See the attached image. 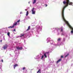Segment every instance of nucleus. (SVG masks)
<instances>
[{"instance_id":"nucleus-23","label":"nucleus","mask_w":73,"mask_h":73,"mask_svg":"<svg viewBox=\"0 0 73 73\" xmlns=\"http://www.w3.org/2000/svg\"><path fill=\"white\" fill-rule=\"evenodd\" d=\"M61 58H64V56H61Z\"/></svg>"},{"instance_id":"nucleus-15","label":"nucleus","mask_w":73,"mask_h":73,"mask_svg":"<svg viewBox=\"0 0 73 73\" xmlns=\"http://www.w3.org/2000/svg\"><path fill=\"white\" fill-rule=\"evenodd\" d=\"M69 54H67L65 56V57H68V56H69Z\"/></svg>"},{"instance_id":"nucleus-5","label":"nucleus","mask_w":73,"mask_h":73,"mask_svg":"<svg viewBox=\"0 0 73 73\" xmlns=\"http://www.w3.org/2000/svg\"><path fill=\"white\" fill-rule=\"evenodd\" d=\"M62 60V59H60L58 60L56 62V64H58V62H60Z\"/></svg>"},{"instance_id":"nucleus-12","label":"nucleus","mask_w":73,"mask_h":73,"mask_svg":"<svg viewBox=\"0 0 73 73\" xmlns=\"http://www.w3.org/2000/svg\"><path fill=\"white\" fill-rule=\"evenodd\" d=\"M10 33H9V32H8L7 33V35H8V36H9V37H10Z\"/></svg>"},{"instance_id":"nucleus-18","label":"nucleus","mask_w":73,"mask_h":73,"mask_svg":"<svg viewBox=\"0 0 73 73\" xmlns=\"http://www.w3.org/2000/svg\"><path fill=\"white\" fill-rule=\"evenodd\" d=\"M20 20L19 19V20H18L17 21V23H19V22H20Z\"/></svg>"},{"instance_id":"nucleus-14","label":"nucleus","mask_w":73,"mask_h":73,"mask_svg":"<svg viewBox=\"0 0 73 73\" xmlns=\"http://www.w3.org/2000/svg\"><path fill=\"white\" fill-rule=\"evenodd\" d=\"M34 9H35V8L33 7V8L32 9V10H31V11H34Z\"/></svg>"},{"instance_id":"nucleus-24","label":"nucleus","mask_w":73,"mask_h":73,"mask_svg":"<svg viewBox=\"0 0 73 73\" xmlns=\"http://www.w3.org/2000/svg\"><path fill=\"white\" fill-rule=\"evenodd\" d=\"M1 61L2 62H3V60L2 59Z\"/></svg>"},{"instance_id":"nucleus-6","label":"nucleus","mask_w":73,"mask_h":73,"mask_svg":"<svg viewBox=\"0 0 73 73\" xmlns=\"http://www.w3.org/2000/svg\"><path fill=\"white\" fill-rule=\"evenodd\" d=\"M19 66V65H18V64H16L14 65V69H15V68H16V66Z\"/></svg>"},{"instance_id":"nucleus-25","label":"nucleus","mask_w":73,"mask_h":73,"mask_svg":"<svg viewBox=\"0 0 73 73\" xmlns=\"http://www.w3.org/2000/svg\"><path fill=\"white\" fill-rule=\"evenodd\" d=\"M45 5L46 7H47V6H48V5H46V4H45Z\"/></svg>"},{"instance_id":"nucleus-21","label":"nucleus","mask_w":73,"mask_h":73,"mask_svg":"<svg viewBox=\"0 0 73 73\" xmlns=\"http://www.w3.org/2000/svg\"><path fill=\"white\" fill-rule=\"evenodd\" d=\"M25 67H23V70H25Z\"/></svg>"},{"instance_id":"nucleus-3","label":"nucleus","mask_w":73,"mask_h":73,"mask_svg":"<svg viewBox=\"0 0 73 73\" xmlns=\"http://www.w3.org/2000/svg\"><path fill=\"white\" fill-rule=\"evenodd\" d=\"M8 46L7 44H5L3 45V48L4 50L6 49L7 48Z\"/></svg>"},{"instance_id":"nucleus-28","label":"nucleus","mask_w":73,"mask_h":73,"mask_svg":"<svg viewBox=\"0 0 73 73\" xmlns=\"http://www.w3.org/2000/svg\"><path fill=\"white\" fill-rule=\"evenodd\" d=\"M0 42H2V40H1Z\"/></svg>"},{"instance_id":"nucleus-8","label":"nucleus","mask_w":73,"mask_h":73,"mask_svg":"<svg viewBox=\"0 0 73 73\" xmlns=\"http://www.w3.org/2000/svg\"><path fill=\"white\" fill-rule=\"evenodd\" d=\"M31 29L30 27L29 26L28 27V29L27 30V31H29V30H30Z\"/></svg>"},{"instance_id":"nucleus-17","label":"nucleus","mask_w":73,"mask_h":73,"mask_svg":"<svg viewBox=\"0 0 73 73\" xmlns=\"http://www.w3.org/2000/svg\"><path fill=\"white\" fill-rule=\"evenodd\" d=\"M61 40V39L60 38H59L58 39V41H60Z\"/></svg>"},{"instance_id":"nucleus-20","label":"nucleus","mask_w":73,"mask_h":73,"mask_svg":"<svg viewBox=\"0 0 73 73\" xmlns=\"http://www.w3.org/2000/svg\"><path fill=\"white\" fill-rule=\"evenodd\" d=\"M44 58V55H42L41 58V59H42Z\"/></svg>"},{"instance_id":"nucleus-13","label":"nucleus","mask_w":73,"mask_h":73,"mask_svg":"<svg viewBox=\"0 0 73 73\" xmlns=\"http://www.w3.org/2000/svg\"><path fill=\"white\" fill-rule=\"evenodd\" d=\"M36 3V0H34L33 3L34 4H35V3Z\"/></svg>"},{"instance_id":"nucleus-7","label":"nucleus","mask_w":73,"mask_h":73,"mask_svg":"<svg viewBox=\"0 0 73 73\" xmlns=\"http://www.w3.org/2000/svg\"><path fill=\"white\" fill-rule=\"evenodd\" d=\"M24 35V34H21V36L20 37H23Z\"/></svg>"},{"instance_id":"nucleus-1","label":"nucleus","mask_w":73,"mask_h":73,"mask_svg":"<svg viewBox=\"0 0 73 73\" xmlns=\"http://www.w3.org/2000/svg\"><path fill=\"white\" fill-rule=\"evenodd\" d=\"M63 3L64 5H65V6L64 7L62 10V17L63 20L65 22H68L66 20L64 17V10H65V8L66 7H67L69 5H72L73 3L72 2H70L69 0H66V1H64L63 2Z\"/></svg>"},{"instance_id":"nucleus-27","label":"nucleus","mask_w":73,"mask_h":73,"mask_svg":"<svg viewBox=\"0 0 73 73\" xmlns=\"http://www.w3.org/2000/svg\"><path fill=\"white\" fill-rule=\"evenodd\" d=\"M28 3L29 4H30V2H29Z\"/></svg>"},{"instance_id":"nucleus-29","label":"nucleus","mask_w":73,"mask_h":73,"mask_svg":"<svg viewBox=\"0 0 73 73\" xmlns=\"http://www.w3.org/2000/svg\"><path fill=\"white\" fill-rule=\"evenodd\" d=\"M39 73H41V72H39Z\"/></svg>"},{"instance_id":"nucleus-10","label":"nucleus","mask_w":73,"mask_h":73,"mask_svg":"<svg viewBox=\"0 0 73 73\" xmlns=\"http://www.w3.org/2000/svg\"><path fill=\"white\" fill-rule=\"evenodd\" d=\"M29 11H27L26 12V16H28V14H29Z\"/></svg>"},{"instance_id":"nucleus-11","label":"nucleus","mask_w":73,"mask_h":73,"mask_svg":"<svg viewBox=\"0 0 73 73\" xmlns=\"http://www.w3.org/2000/svg\"><path fill=\"white\" fill-rule=\"evenodd\" d=\"M32 14H33V15H35V13L36 12V11H32Z\"/></svg>"},{"instance_id":"nucleus-19","label":"nucleus","mask_w":73,"mask_h":73,"mask_svg":"<svg viewBox=\"0 0 73 73\" xmlns=\"http://www.w3.org/2000/svg\"><path fill=\"white\" fill-rule=\"evenodd\" d=\"M49 52H46V53H46V54H49Z\"/></svg>"},{"instance_id":"nucleus-16","label":"nucleus","mask_w":73,"mask_h":73,"mask_svg":"<svg viewBox=\"0 0 73 73\" xmlns=\"http://www.w3.org/2000/svg\"><path fill=\"white\" fill-rule=\"evenodd\" d=\"M40 70H41L40 69H39V70L37 72V73H38L40 71Z\"/></svg>"},{"instance_id":"nucleus-9","label":"nucleus","mask_w":73,"mask_h":73,"mask_svg":"<svg viewBox=\"0 0 73 73\" xmlns=\"http://www.w3.org/2000/svg\"><path fill=\"white\" fill-rule=\"evenodd\" d=\"M44 56L45 57V58H46L47 57V56H46V53H44Z\"/></svg>"},{"instance_id":"nucleus-22","label":"nucleus","mask_w":73,"mask_h":73,"mask_svg":"<svg viewBox=\"0 0 73 73\" xmlns=\"http://www.w3.org/2000/svg\"><path fill=\"white\" fill-rule=\"evenodd\" d=\"M60 29H61V31L62 32V31H63V29H62L61 28V27L60 28Z\"/></svg>"},{"instance_id":"nucleus-4","label":"nucleus","mask_w":73,"mask_h":73,"mask_svg":"<svg viewBox=\"0 0 73 73\" xmlns=\"http://www.w3.org/2000/svg\"><path fill=\"white\" fill-rule=\"evenodd\" d=\"M17 49V50H22L23 49V47H19V46L16 47Z\"/></svg>"},{"instance_id":"nucleus-26","label":"nucleus","mask_w":73,"mask_h":73,"mask_svg":"<svg viewBox=\"0 0 73 73\" xmlns=\"http://www.w3.org/2000/svg\"><path fill=\"white\" fill-rule=\"evenodd\" d=\"M16 31V29H14V30H13V31H14V32H15V31Z\"/></svg>"},{"instance_id":"nucleus-2","label":"nucleus","mask_w":73,"mask_h":73,"mask_svg":"<svg viewBox=\"0 0 73 73\" xmlns=\"http://www.w3.org/2000/svg\"><path fill=\"white\" fill-rule=\"evenodd\" d=\"M17 24V22L13 24V25L12 26H10L8 27V28H14V26L15 25H16Z\"/></svg>"}]
</instances>
